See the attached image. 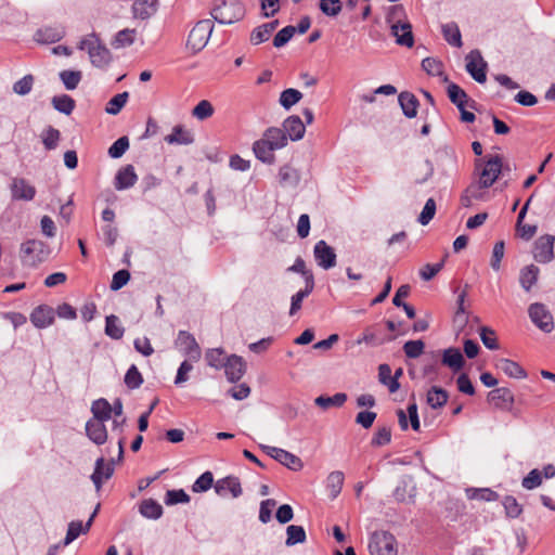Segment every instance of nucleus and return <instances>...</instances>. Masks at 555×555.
Segmentation results:
<instances>
[{"instance_id": "nucleus-1", "label": "nucleus", "mask_w": 555, "mask_h": 555, "mask_svg": "<svg viewBox=\"0 0 555 555\" xmlns=\"http://www.w3.org/2000/svg\"><path fill=\"white\" fill-rule=\"evenodd\" d=\"M476 168L480 169L479 180L466 189L464 198L467 201L483 199L489 194L488 188L494 183L501 172L502 157L494 155L486 162L479 159L476 163Z\"/></svg>"}, {"instance_id": "nucleus-2", "label": "nucleus", "mask_w": 555, "mask_h": 555, "mask_svg": "<svg viewBox=\"0 0 555 555\" xmlns=\"http://www.w3.org/2000/svg\"><path fill=\"white\" fill-rule=\"evenodd\" d=\"M51 254L49 245L37 238L23 242L20 246V259L25 267H37L46 261Z\"/></svg>"}, {"instance_id": "nucleus-3", "label": "nucleus", "mask_w": 555, "mask_h": 555, "mask_svg": "<svg viewBox=\"0 0 555 555\" xmlns=\"http://www.w3.org/2000/svg\"><path fill=\"white\" fill-rule=\"evenodd\" d=\"M78 48L88 52L91 63L96 67H105L112 60L109 50L100 42L94 34L83 38Z\"/></svg>"}, {"instance_id": "nucleus-4", "label": "nucleus", "mask_w": 555, "mask_h": 555, "mask_svg": "<svg viewBox=\"0 0 555 555\" xmlns=\"http://www.w3.org/2000/svg\"><path fill=\"white\" fill-rule=\"evenodd\" d=\"M371 555H398V543L393 534L387 531H376L369 543Z\"/></svg>"}, {"instance_id": "nucleus-5", "label": "nucleus", "mask_w": 555, "mask_h": 555, "mask_svg": "<svg viewBox=\"0 0 555 555\" xmlns=\"http://www.w3.org/2000/svg\"><path fill=\"white\" fill-rule=\"evenodd\" d=\"M244 15V7L238 0H222L212 10V17L220 24H232Z\"/></svg>"}, {"instance_id": "nucleus-6", "label": "nucleus", "mask_w": 555, "mask_h": 555, "mask_svg": "<svg viewBox=\"0 0 555 555\" xmlns=\"http://www.w3.org/2000/svg\"><path fill=\"white\" fill-rule=\"evenodd\" d=\"M212 29L214 24L210 20L197 22L189 34L186 47L194 53L201 51L206 47Z\"/></svg>"}, {"instance_id": "nucleus-7", "label": "nucleus", "mask_w": 555, "mask_h": 555, "mask_svg": "<svg viewBox=\"0 0 555 555\" xmlns=\"http://www.w3.org/2000/svg\"><path fill=\"white\" fill-rule=\"evenodd\" d=\"M179 352L191 361L197 362L202 357V350L194 336L185 331H180L175 341Z\"/></svg>"}, {"instance_id": "nucleus-8", "label": "nucleus", "mask_w": 555, "mask_h": 555, "mask_svg": "<svg viewBox=\"0 0 555 555\" xmlns=\"http://www.w3.org/2000/svg\"><path fill=\"white\" fill-rule=\"evenodd\" d=\"M528 314L532 323L545 333L554 330L553 315L543 304H532L528 309Z\"/></svg>"}, {"instance_id": "nucleus-9", "label": "nucleus", "mask_w": 555, "mask_h": 555, "mask_svg": "<svg viewBox=\"0 0 555 555\" xmlns=\"http://www.w3.org/2000/svg\"><path fill=\"white\" fill-rule=\"evenodd\" d=\"M262 449L269 456L278 461L280 464L284 465L288 469L298 472L304 467V463L299 456L284 449L270 446H262Z\"/></svg>"}, {"instance_id": "nucleus-10", "label": "nucleus", "mask_w": 555, "mask_h": 555, "mask_svg": "<svg viewBox=\"0 0 555 555\" xmlns=\"http://www.w3.org/2000/svg\"><path fill=\"white\" fill-rule=\"evenodd\" d=\"M487 63L483 61L478 50L470 51L466 56V70L479 83L487 80Z\"/></svg>"}, {"instance_id": "nucleus-11", "label": "nucleus", "mask_w": 555, "mask_h": 555, "mask_svg": "<svg viewBox=\"0 0 555 555\" xmlns=\"http://www.w3.org/2000/svg\"><path fill=\"white\" fill-rule=\"evenodd\" d=\"M554 242L553 235L546 234L537 240L534 243L533 257L538 262L547 263L554 259Z\"/></svg>"}, {"instance_id": "nucleus-12", "label": "nucleus", "mask_w": 555, "mask_h": 555, "mask_svg": "<svg viewBox=\"0 0 555 555\" xmlns=\"http://www.w3.org/2000/svg\"><path fill=\"white\" fill-rule=\"evenodd\" d=\"M313 256L319 267L328 270L336 266L335 250L323 240L319 241L313 248Z\"/></svg>"}, {"instance_id": "nucleus-13", "label": "nucleus", "mask_w": 555, "mask_h": 555, "mask_svg": "<svg viewBox=\"0 0 555 555\" xmlns=\"http://www.w3.org/2000/svg\"><path fill=\"white\" fill-rule=\"evenodd\" d=\"M487 400L495 409L511 411L515 402V397L511 389L500 387L491 390L487 396Z\"/></svg>"}, {"instance_id": "nucleus-14", "label": "nucleus", "mask_w": 555, "mask_h": 555, "mask_svg": "<svg viewBox=\"0 0 555 555\" xmlns=\"http://www.w3.org/2000/svg\"><path fill=\"white\" fill-rule=\"evenodd\" d=\"M222 367L230 383L240 380L246 372L245 361L242 357L236 354L229 356Z\"/></svg>"}, {"instance_id": "nucleus-15", "label": "nucleus", "mask_w": 555, "mask_h": 555, "mask_svg": "<svg viewBox=\"0 0 555 555\" xmlns=\"http://www.w3.org/2000/svg\"><path fill=\"white\" fill-rule=\"evenodd\" d=\"M215 491L222 498H238L242 494V487L238 478L228 476L215 483Z\"/></svg>"}, {"instance_id": "nucleus-16", "label": "nucleus", "mask_w": 555, "mask_h": 555, "mask_svg": "<svg viewBox=\"0 0 555 555\" xmlns=\"http://www.w3.org/2000/svg\"><path fill=\"white\" fill-rule=\"evenodd\" d=\"M391 35L396 38V42L400 46L412 48L414 44L412 26L409 22H395L391 25Z\"/></svg>"}, {"instance_id": "nucleus-17", "label": "nucleus", "mask_w": 555, "mask_h": 555, "mask_svg": "<svg viewBox=\"0 0 555 555\" xmlns=\"http://www.w3.org/2000/svg\"><path fill=\"white\" fill-rule=\"evenodd\" d=\"M10 190L14 199L31 201L36 194L35 186L24 178H13Z\"/></svg>"}, {"instance_id": "nucleus-18", "label": "nucleus", "mask_w": 555, "mask_h": 555, "mask_svg": "<svg viewBox=\"0 0 555 555\" xmlns=\"http://www.w3.org/2000/svg\"><path fill=\"white\" fill-rule=\"evenodd\" d=\"M55 312L49 306H38L30 313V322L37 328H46L54 322Z\"/></svg>"}, {"instance_id": "nucleus-19", "label": "nucleus", "mask_w": 555, "mask_h": 555, "mask_svg": "<svg viewBox=\"0 0 555 555\" xmlns=\"http://www.w3.org/2000/svg\"><path fill=\"white\" fill-rule=\"evenodd\" d=\"M281 129L285 131L287 141H298L304 138L306 132L305 124L297 115L287 117L283 122V128Z\"/></svg>"}, {"instance_id": "nucleus-20", "label": "nucleus", "mask_w": 555, "mask_h": 555, "mask_svg": "<svg viewBox=\"0 0 555 555\" xmlns=\"http://www.w3.org/2000/svg\"><path fill=\"white\" fill-rule=\"evenodd\" d=\"M113 473V463L106 462L104 457L96 460L91 479L98 491L101 489L103 482L112 477Z\"/></svg>"}, {"instance_id": "nucleus-21", "label": "nucleus", "mask_w": 555, "mask_h": 555, "mask_svg": "<svg viewBox=\"0 0 555 555\" xmlns=\"http://www.w3.org/2000/svg\"><path fill=\"white\" fill-rule=\"evenodd\" d=\"M86 434L88 438L95 444L101 446L107 441L106 427L104 425V422H100L99 420L90 418L86 423Z\"/></svg>"}, {"instance_id": "nucleus-22", "label": "nucleus", "mask_w": 555, "mask_h": 555, "mask_svg": "<svg viewBox=\"0 0 555 555\" xmlns=\"http://www.w3.org/2000/svg\"><path fill=\"white\" fill-rule=\"evenodd\" d=\"M495 367L511 378L524 379L528 376L526 370L519 363L506 358L499 359L495 362Z\"/></svg>"}, {"instance_id": "nucleus-23", "label": "nucleus", "mask_w": 555, "mask_h": 555, "mask_svg": "<svg viewBox=\"0 0 555 555\" xmlns=\"http://www.w3.org/2000/svg\"><path fill=\"white\" fill-rule=\"evenodd\" d=\"M99 509V505L96 506V508L94 509V512L92 513V515L90 516V518L88 519V521L86 522V525H82L81 521H70L69 525H68V529H67V533H66V537L64 539V542H63V545L66 546L68 544H70L74 540H76L81 533H86L89 531L91 525H92V521L96 515V512Z\"/></svg>"}, {"instance_id": "nucleus-24", "label": "nucleus", "mask_w": 555, "mask_h": 555, "mask_svg": "<svg viewBox=\"0 0 555 555\" xmlns=\"http://www.w3.org/2000/svg\"><path fill=\"white\" fill-rule=\"evenodd\" d=\"M274 149L262 137L253 144L255 156L262 163L272 165L275 162Z\"/></svg>"}, {"instance_id": "nucleus-25", "label": "nucleus", "mask_w": 555, "mask_h": 555, "mask_svg": "<svg viewBox=\"0 0 555 555\" xmlns=\"http://www.w3.org/2000/svg\"><path fill=\"white\" fill-rule=\"evenodd\" d=\"M137 175L132 165L120 168L115 177V188L124 190L132 186L137 182Z\"/></svg>"}, {"instance_id": "nucleus-26", "label": "nucleus", "mask_w": 555, "mask_h": 555, "mask_svg": "<svg viewBox=\"0 0 555 555\" xmlns=\"http://www.w3.org/2000/svg\"><path fill=\"white\" fill-rule=\"evenodd\" d=\"M442 364L451 369L453 372H459L463 369L465 360L460 349L448 348L442 352Z\"/></svg>"}, {"instance_id": "nucleus-27", "label": "nucleus", "mask_w": 555, "mask_h": 555, "mask_svg": "<svg viewBox=\"0 0 555 555\" xmlns=\"http://www.w3.org/2000/svg\"><path fill=\"white\" fill-rule=\"evenodd\" d=\"M465 495L470 501L495 502L500 499L498 492L490 488H466Z\"/></svg>"}, {"instance_id": "nucleus-28", "label": "nucleus", "mask_w": 555, "mask_h": 555, "mask_svg": "<svg viewBox=\"0 0 555 555\" xmlns=\"http://www.w3.org/2000/svg\"><path fill=\"white\" fill-rule=\"evenodd\" d=\"M262 138L271 145L273 149L281 150L284 146L287 145V135L285 134V131L278 127H270L268 128L263 134Z\"/></svg>"}, {"instance_id": "nucleus-29", "label": "nucleus", "mask_w": 555, "mask_h": 555, "mask_svg": "<svg viewBox=\"0 0 555 555\" xmlns=\"http://www.w3.org/2000/svg\"><path fill=\"white\" fill-rule=\"evenodd\" d=\"M278 178L282 186H296L300 181V173L296 168L286 164L279 169Z\"/></svg>"}, {"instance_id": "nucleus-30", "label": "nucleus", "mask_w": 555, "mask_h": 555, "mask_svg": "<svg viewBox=\"0 0 555 555\" xmlns=\"http://www.w3.org/2000/svg\"><path fill=\"white\" fill-rule=\"evenodd\" d=\"M527 212L528 210H520L518 215L517 233L521 238L529 241L535 234L538 227L535 221H525Z\"/></svg>"}, {"instance_id": "nucleus-31", "label": "nucleus", "mask_w": 555, "mask_h": 555, "mask_svg": "<svg viewBox=\"0 0 555 555\" xmlns=\"http://www.w3.org/2000/svg\"><path fill=\"white\" fill-rule=\"evenodd\" d=\"M399 103L403 111V114L408 118H413L417 114V107H418V100L416 96L411 92H401L399 94Z\"/></svg>"}, {"instance_id": "nucleus-32", "label": "nucleus", "mask_w": 555, "mask_h": 555, "mask_svg": "<svg viewBox=\"0 0 555 555\" xmlns=\"http://www.w3.org/2000/svg\"><path fill=\"white\" fill-rule=\"evenodd\" d=\"M313 287H314L313 276L308 275L306 279L305 289L297 292L292 297V304H291V309H289L291 315H294L298 310H300L302 300L311 294V292L313 291Z\"/></svg>"}, {"instance_id": "nucleus-33", "label": "nucleus", "mask_w": 555, "mask_h": 555, "mask_svg": "<svg viewBox=\"0 0 555 555\" xmlns=\"http://www.w3.org/2000/svg\"><path fill=\"white\" fill-rule=\"evenodd\" d=\"M345 481V475L340 470H334L326 478V489L331 499H336L341 492Z\"/></svg>"}, {"instance_id": "nucleus-34", "label": "nucleus", "mask_w": 555, "mask_h": 555, "mask_svg": "<svg viewBox=\"0 0 555 555\" xmlns=\"http://www.w3.org/2000/svg\"><path fill=\"white\" fill-rule=\"evenodd\" d=\"M540 270L534 264H529L521 269L519 274V283L521 287L529 292L531 287L537 283Z\"/></svg>"}, {"instance_id": "nucleus-35", "label": "nucleus", "mask_w": 555, "mask_h": 555, "mask_svg": "<svg viewBox=\"0 0 555 555\" xmlns=\"http://www.w3.org/2000/svg\"><path fill=\"white\" fill-rule=\"evenodd\" d=\"M91 412L93 414L92 420L105 423L112 417L111 403L106 399H98L92 402Z\"/></svg>"}, {"instance_id": "nucleus-36", "label": "nucleus", "mask_w": 555, "mask_h": 555, "mask_svg": "<svg viewBox=\"0 0 555 555\" xmlns=\"http://www.w3.org/2000/svg\"><path fill=\"white\" fill-rule=\"evenodd\" d=\"M448 392L437 386H433L426 395V402L433 409L442 408L448 401Z\"/></svg>"}, {"instance_id": "nucleus-37", "label": "nucleus", "mask_w": 555, "mask_h": 555, "mask_svg": "<svg viewBox=\"0 0 555 555\" xmlns=\"http://www.w3.org/2000/svg\"><path fill=\"white\" fill-rule=\"evenodd\" d=\"M64 36L63 28L60 27H44L39 29L35 38L38 42L41 43H52L59 41Z\"/></svg>"}, {"instance_id": "nucleus-38", "label": "nucleus", "mask_w": 555, "mask_h": 555, "mask_svg": "<svg viewBox=\"0 0 555 555\" xmlns=\"http://www.w3.org/2000/svg\"><path fill=\"white\" fill-rule=\"evenodd\" d=\"M278 25V21L266 23L255 28L250 34V41L253 44H260L267 41Z\"/></svg>"}, {"instance_id": "nucleus-39", "label": "nucleus", "mask_w": 555, "mask_h": 555, "mask_svg": "<svg viewBox=\"0 0 555 555\" xmlns=\"http://www.w3.org/2000/svg\"><path fill=\"white\" fill-rule=\"evenodd\" d=\"M165 141L169 144H191L194 139L193 135L183 129L182 126H175L172 132L165 137Z\"/></svg>"}, {"instance_id": "nucleus-40", "label": "nucleus", "mask_w": 555, "mask_h": 555, "mask_svg": "<svg viewBox=\"0 0 555 555\" xmlns=\"http://www.w3.org/2000/svg\"><path fill=\"white\" fill-rule=\"evenodd\" d=\"M422 67L428 75L440 77L443 82H448V76L444 74L441 61L426 57L422 61Z\"/></svg>"}, {"instance_id": "nucleus-41", "label": "nucleus", "mask_w": 555, "mask_h": 555, "mask_svg": "<svg viewBox=\"0 0 555 555\" xmlns=\"http://www.w3.org/2000/svg\"><path fill=\"white\" fill-rule=\"evenodd\" d=\"M378 380L380 384L388 387V390L393 393L400 388L399 382L392 378L391 369L388 364H380L378 366Z\"/></svg>"}, {"instance_id": "nucleus-42", "label": "nucleus", "mask_w": 555, "mask_h": 555, "mask_svg": "<svg viewBox=\"0 0 555 555\" xmlns=\"http://www.w3.org/2000/svg\"><path fill=\"white\" fill-rule=\"evenodd\" d=\"M347 401V395L344 392H337L332 397H325V396H319L315 398L314 403L326 410L332 406H343L345 402Z\"/></svg>"}, {"instance_id": "nucleus-43", "label": "nucleus", "mask_w": 555, "mask_h": 555, "mask_svg": "<svg viewBox=\"0 0 555 555\" xmlns=\"http://www.w3.org/2000/svg\"><path fill=\"white\" fill-rule=\"evenodd\" d=\"M225 352L222 348H211L205 352V360L210 367L222 369L227 361Z\"/></svg>"}, {"instance_id": "nucleus-44", "label": "nucleus", "mask_w": 555, "mask_h": 555, "mask_svg": "<svg viewBox=\"0 0 555 555\" xmlns=\"http://www.w3.org/2000/svg\"><path fill=\"white\" fill-rule=\"evenodd\" d=\"M448 96L450 101L454 103L460 111H463V107H465L468 101L466 92L453 82L449 83L448 86Z\"/></svg>"}, {"instance_id": "nucleus-45", "label": "nucleus", "mask_w": 555, "mask_h": 555, "mask_svg": "<svg viewBox=\"0 0 555 555\" xmlns=\"http://www.w3.org/2000/svg\"><path fill=\"white\" fill-rule=\"evenodd\" d=\"M105 334L113 339H120L124 336L125 330L119 323V319L111 314L106 317Z\"/></svg>"}, {"instance_id": "nucleus-46", "label": "nucleus", "mask_w": 555, "mask_h": 555, "mask_svg": "<svg viewBox=\"0 0 555 555\" xmlns=\"http://www.w3.org/2000/svg\"><path fill=\"white\" fill-rule=\"evenodd\" d=\"M140 513L151 519H157L163 514V507L154 500H145L140 505Z\"/></svg>"}, {"instance_id": "nucleus-47", "label": "nucleus", "mask_w": 555, "mask_h": 555, "mask_svg": "<svg viewBox=\"0 0 555 555\" xmlns=\"http://www.w3.org/2000/svg\"><path fill=\"white\" fill-rule=\"evenodd\" d=\"M52 105L56 111L70 115L75 108V100L67 94L57 95L52 99Z\"/></svg>"}, {"instance_id": "nucleus-48", "label": "nucleus", "mask_w": 555, "mask_h": 555, "mask_svg": "<svg viewBox=\"0 0 555 555\" xmlns=\"http://www.w3.org/2000/svg\"><path fill=\"white\" fill-rule=\"evenodd\" d=\"M442 34L449 44L459 48L462 46L461 33L456 24L449 23L443 25Z\"/></svg>"}, {"instance_id": "nucleus-49", "label": "nucleus", "mask_w": 555, "mask_h": 555, "mask_svg": "<svg viewBox=\"0 0 555 555\" xmlns=\"http://www.w3.org/2000/svg\"><path fill=\"white\" fill-rule=\"evenodd\" d=\"M286 541L285 544L287 546H293L298 543H304L306 541V531L304 527L291 525L286 529Z\"/></svg>"}, {"instance_id": "nucleus-50", "label": "nucleus", "mask_w": 555, "mask_h": 555, "mask_svg": "<svg viewBox=\"0 0 555 555\" xmlns=\"http://www.w3.org/2000/svg\"><path fill=\"white\" fill-rule=\"evenodd\" d=\"M129 98L127 91L114 95L106 104L105 112L111 115L118 114L125 106Z\"/></svg>"}, {"instance_id": "nucleus-51", "label": "nucleus", "mask_w": 555, "mask_h": 555, "mask_svg": "<svg viewBox=\"0 0 555 555\" xmlns=\"http://www.w3.org/2000/svg\"><path fill=\"white\" fill-rule=\"evenodd\" d=\"M505 515L509 518H517L522 513V506L518 503L516 498L512 495L504 496L502 501Z\"/></svg>"}, {"instance_id": "nucleus-52", "label": "nucleus", "mask_w": 555, "mask_h": 555, "mask_svg": "<svg viewBox=\"0 0 555 555\" xmlns=\"http://www.w3.org/2000/svg\"><path fill=\"white\" fill-rule=\"evenodd\" d=\"M60 78L67 90H74L79 85L82 74L80 70H63Z\"/></svg>"}, {"instance_id": "nucleus-53", "label": "nucleus", "mask_w": 555, "mask_h": 555, "mask_svg": "<svg viewBox=\"0 0 555 555\" xmlns=\"http://www.w3.org/2000/svg\"><path fill=\"white\" fill-rule=\"evenodd\" d=\"M302 98V93L296 89H286L280 95V104L289 109L293 105L298 103Z\"/></svg>"}, {"instance_id": "nucleus-54", "label": "nucleus", "mask_w": 555, "mask_h": 555, "mask_svg": "<svg viewBox=\"0 0 555 555\" xmlns=\"http://www.w3.org/2000/svg\"><path fill=\"white\" fill-rule=\"evenodd\" d=\"M215 113V108L212 104L207 100H202L198 104L192 109V116L197 118L198 120H205L211 117Z\"/></svg>"}, {"instance_id": "nucleus-55", "label": "nucleus", "mask_w": 555, "mask_h": 555, "mask_svg": "<svg viewBox=\"0 0 555 555\" xmlns=\"http://www.w3.org/2000/svg\"><path fill=\"white\" fill-rule=\"evenodd\" d=\"M156 0H137L133 4V12L137 17L147 18L154 11L153 5Z\"/></svg>"}, {"instance_id": "nucleus-56", "label": "nucleus", "mask_w": 555, "mask_h": 555, "mask_svg": "<svg viewBox=\"0 0 555 555\" xmlns=\"http://www.w3.org/2000/svg\"><path fill=\"white\" fill-rule=\"evenodd\" d=\"M142 383H143V377H142L141 373L139 372L138 367L134 364L131 365L125 375V384L129 388L135 389V388H139Z\"/></svg>"}, {"instance_id": "nucleus-57", "label": "nucleus", "mask_w": 555, "mask_h": 555, "mask_svg": "<svg viewBox=\"0 0 555 555\" xmlns=\"http://www.w3.org/2000/svg\"><path fill=\"white\" fill-rule=\"evenodd\" d=\"M425 344L423 340H409L403 345V351L408 358H418L424 352Z\"/></svg>"}, {"instance_id": "nucleus-58", "label": "nucleus", "mask_w": 555, "mask_h": 555, "mask_svg": "<svg viewBox=\"0 0 555 555\" xmlns=\"http://www.w3.org/2000/svg\"><path fill=\"white\" fill-rule=\"evenodd\" d=\"M212 483V474L210 472H205L195 480V482L192 486V490L193 492H205L211 488Z\"/></svg>"}, {"instance_id": "nucleus-59", "label": "nucleus", "mask_w": 555, "mask_h": 555, "mask_svg": "<svg viewBox=\"0 0 555 555\" xmlns=\"http://www.w3.org/2000/svg\"><path fill=\"white\" fill-rule=\"evenodd\" d=\"M61 133L57 129L49 127L42 134V142L47 150H54L57 146Z\"/></svg>"}, {"instance_id": "nucleus-60", "label": "nucleus", "mask_w": 555, "mask_h": 555, "mask_svg": "<svg viewBox=\"0 0 555 555\" xmlns=\"http://www.w3.org/2000/svg\"><path fill=\"white\" fill-rule=\"evenodd\" d=\"M129 149V139L127 137H121L116 140L112 146L108 149V155L112 158L121 157L126 151Z\"/></svg>"}, {"instance_id": "nucleus-61", "label": "nucleus", "mask_w": 555, "mask_h": 555, "mask_svg": "<svg viewBox=\"0 0 555 555\" xmlns=\"http://www.w3.org/2000/svg\"><path fill=\"white\" fill-rule=\"evenodd\" d=\"M135 31L133 29H122L117 33L113 42L115 48H122L133 43Z\"/></svg>"}, {"instance_id": "nucleus-62", "label": "nucleus", "mask_w": 555, "mask_h": 555, "mask_svg": "<svg viewBox=\"0 0 555 555\" xmlns=\"http://www.w3.org/2000/svg\"><path fill=\"white\" fill-rule=\"evenodd\" d=\"M343 8L340 0H320V10L327 16H336Z\"/></svg>"}, {"instance_id": "nucleus-63", "label": "nucleus", "mask_w": 555, "mask_h": 555, "mask_svg": "<svg viewBox=\"0 0 555 555\" xmlns=\"http://www.w3.org/2000/svg\"><path fill=\"white\" fill-rule=\"evenodd\" d=\"M542 483V473L539 469H532L529 474L524 477L521 481L522 488L527 490H532L541 486Z\"/></svg>"}, {"instance_id": "nucleus-64", "label": "nucleus", "mask_w": 555, "mask_h": 555, "mask_svg": "<svg viewBox=\"0 0 555 555\" xmlns=\"http://www.w3.org/2000/svg\"><path fill=\"white\" fill-rule=\"evenodd\" d=\"M188 502H190V496L182 489L169 490L166 493L165 503L167 505H173V504H178V503H188Z\"/></svg>"}]
</instances>
